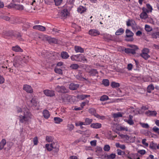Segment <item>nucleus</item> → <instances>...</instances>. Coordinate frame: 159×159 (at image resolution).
Here are the masks:
<instances>
[{
    "mask_svg": "<svg viewBox=\"0 0 159 159\" xmlns=\"http://www.w3.org/2000/svg\"><path fill=\"white\" fill-rule=\"evenodd\" d=\"M79 66L77 64H72L71 65L70 67L73 69H76L78 68Z\"/></svg>",
    "mask_w": 159,
    "mask_h": 159,
    "instance_id": "60",
    "label": "nucleus"
},
{
    "mask_svg": "<svg viewBox=\"0 0 159 159\" xmlns=\"http://www.w3.org/2000/svg\"><path fill=\"white\" fill-rule=\"evenodd\" d=\"M145 114L148 116H155L157 112L155 111H148L145 112Z\"/></svg>",
    "mask_w": 159,
    "mask_h": 159,
    "instance_id": "17",
    "label": "nucleus"
},
{
    "mask_svg": "<svg viewBox=\"0 0 159 159\" xmlns=\"http://www.w3.org/2000/svg\"><path fill=\"white\" fill-rule=\"evenodd\" d=\"M90 75L92 76H94L98 74V72L97 70L94 69H93L91 70L90 71H89Z\"/></svg>",
    "mask_w": 159,
    "mask_h": 159,
    "instance_id": "42",
    "label": "nucleus"
},
{
    "mask_svg": "<svg viewBox=\"0 0 159 159\" xmlns=\"http://www.w3.org/2000/svg\"><path fill=\"white\" fill-rule=\"evenodd\" d=\"M53 139V138L51 136H47L46 137V140L48 142H52Z\"/></svg>",
    "mask_w": 159,
    "mask_h": 159,
    "instance_id": "55",
    "label": "nucleus"
},
{
    "mask_svg": "<svg viewBox=\"0 0 159 159\" xmlns=\"http://www.w3.org/2000/svg\"><path fill=\"white\" fill-rule=\"evenodd\" d=\"M54 70L55 72L61 75L62 74V71L61 69L56 68L54 69Z\"/></svg>",
    "mask_w": 159,
    "mask_h": 159,
    "instance_id": "48",
    "label": "nucleus"
},
{
    "mask_svg": "<svg viewBox=\"0 0 159 159\" xmlns=\"http://www.w3.org/2000/svg\"><path fill=\"white\" fill-rule=\"evenodd\" d=\"M157 144L154 143L153 142L150 143L149 145L150 148L153 150L157 149Z\"/></svg>",
    "mask_w": 159,
    "mask_h": 159,
    "instance_id": "35",
    "label": "nucleus"
},
{
    "mask_svg": "<svg viewBox=\"0 0 159 159\" xmlns=\"http://www.w3.org/2000/svg\"><path fill=\"white\" fill-rule=\"evenodd\" d=\"M12 49L13 51L15 52H23V50L22 49L20 46L18 45H16L15 46L12 47Z\"/></svg>",
    "mask_w": 159,
    "mask_h": 159,
    "instance_id": "18",
    "label": "nucleus"
},
{
    "mask_svg": "<svg viewBox=\"0 0 159 159\" xmlns=\"http://www.w3.org/2000/svg\"><path fill=\"white\" fill-rule=\"evenodd\" d=\"M79 61L83 63H87V59L82 54H80Z\"/></svg>",
    "mask_w": 159,
    "mask_h": 159,
    "instance_id": "24",
    "label": "nucleus"
},
{
    "mask_svg": "<svg viewBox=\"0 0 159 159\" xmlns=\"http://www.w3.org/2000/svg\"><path fill=\"white\" fill-rule=\"evenodd\" d=\"M62 0H54L55 4L57 6H58L61 3Z\"/></svg>",
    "mask_w": 159,
    "mask_h": 159,
    "instance_id": "63",
    "label": "nucleus"
},
{
    "mask_svg": "<svg viewBox=\"0 0 159 159\" xmlns=\"http://www.w3.org/2000/svg\"><path fill=\"white\" fill-rule=\"evenodd\" d=\"M149 50L147 48H144L142 50V52L140 54V56L145 60H147L150 57L149 55Z\"/></svg>",
    "mask_w": 159,
    "mask_h": 159,
    "instance_id": "4",
    "label": "nucleus"
},
{
    "mask_svg": "<svg viewBox=\"0 0 159 159\" xmlns=\"http://www.w3.org/2000/svg\"><path fill=\"white\" fill-rule=\"evenodd\" d=\"M61 56L62 58L66 59L69 57L68 53L66 52H62L61 53Z\"/></svg>",
    "mask_w": 159,
    "mask_h": 159,
    "instance_id": "27",
    "label": "nucleus"
},
{
    "mask_svg": "<svg viewBox=\"0 0 159 159\" xmlns=\"http://www.w3.org/2000/svg\"><path fill=\"white\" fill-rule=\"evenodd\" d=\"M6 143V140L4 139H2L0 142V150H2L4 148V146Z\"/></svg>",
    "mask_w": 159,
    "mask_h": 159,
    "instance_id": "30",
    "label": "nucleus"
},
{
    "mask_svg": "<svg viewBox=\"0 0 159 159\" xmlns=\"http://www.w3.org/2000/svg\"><path fill=\"white\" fill-rule=\"evenodd\" d=\"M76 78L80 80H82L83 79L86 80V79L83 77V75L81 73H79L75 76Z\"/></svg>",
    "mask_w": 159,
    "mask_h": 159,
    "instance_id": "34",
    "label": "nucleus"
},
{
    "mask_svg": "<svg viewBox=\"0 0 159 159\" xmlns=\"http://www.w3.org/2000/svg\"><path fill=\"white\" fill-rule=\"evenodd\" d=\"M75 125L76 126H78L84 125V122L79 121L75 122Z\"/></svg>",
    "mask_w": 159,
    "mask_h": 159,
    "instance_id": "56",
    "label": "nucleus"
},
{
    "mask_svg": "<svg viewBox=\"0 0 159 159\" xmlns=\"http://www.w3.org/2000/svg\"><path fill=\"white\" fill-rule=\"evenodd\" d=\"M90 97L89 95H84V94H82V95H78L77 96V98L80 99L81 100H84L85 98Z\"/></svg>",
    "mask_w": 159,
    "mask_h": 159,
    "instance_id": "39",
    "label": "nucleus"
},
{
    "mask_svg": "<svg viewBox=\"0 0 159 159\" xmlns=\"http://www.w3.org/2000/svg\"><path fill=\"white\" fill-rule=\"evenodd\" d=\"M33 29L41 31H44L45 30V27L40 25H36L33 26Z\"/></svg>",
    "mask_w": 159,
    "mask_h": 159,
    "instance_id": "14",
    "label": "nucleus"
},
{
    "mask_svg": "<svg viewBox=\"0 0 159 159\" xmlns=\"http://www.w3.org/2000/svg\"><path fill=\"white\" fill-rule=\"evenodd\" d=\"M23 89L29 93H31L33 92V89L31 86L28 84L24 85Z\"/></svg>",
    "mask_w": 159,
    "mask_h": 159,
    "instance_id": "8",
    "label": "nucleus"
},
{
    "mask_svg": "<svg viewBox=\"0 0 159 159\" xmlns=\"http://www.w3.org/2000/svg\"><path fill=\"white\" fill-rule=\"evenodd\" d=\"M147 12V13L151 12L152 11L153 8L152 6L149 4H147L146 5Z\"/></svg>",
    "mask_w": 159,
    "mask_h": 159,
    "instance_id": "31",
    "label": "nucleus"
},
{
    "mask_svg": "<svg viewBox=\"0 0 159 159\" xmlns=\"http://www.w3.org/2000/svg\"><path fill=\"white\" fill-rule=\"evenodd\" d=\"M54 122L56 124H59L62 122L63 120L59 117H55L54 118Z\"/></svg>",
    "mask_w": 159,
    "mask_h": 159,
    "instance_id": "40",
    "label": "nucleus"
},
{
    "mask_svg": "<svg viewBox=\"0 0 159 159\" xmlns=\"http://www.w3.org/2000/svg\"><path fill=\"white\" fill-rule=\"evenodd\" d=\"M124 51L126 53L128 54L131 53L132 54H134L135 53V51L134 50L130 48H125Z\"/></svg>",
    "mask_w": 159,
    "mask_h": 159,
    "instance_id": "23",
    "label": "nucleus"
},
{
    "mask_svg": "<svg viewBox=\"0 0 159 159\" xmlns=\"http://www.w3.org/2000/svg\"><path fill=\"white\" fill-rule=\"evenodd\" d=\"M127 46L132 48V49L134 50V51L138 49V47L136 45L129 44L127 45Z\"/></svg>",
    "mask_w": 159,
    "mask_h": 159,
    "instance_id": "57",
    "label": "nucleus"
},
{
    "mask_svg": "<svg viewBox=\"0 0 159 159\" xmlns=\"http://www.w3.org/2000/svg\"><path fill=\"white\" fill-rule=\"evenodd\" d=\"M154 86L152 84H151L149 85L147 87V91L148 92L150 93L154 89Z\"/></svg>",
    "mask_w": 159,
    "mask_h": 159,
    "instance_id": "38",
    "label": "nucleus"
},
{
    "mask_svg": "<svg viewBox=\"0 0 159 159\" xmlns=\"http://www.w3.org/2000/svg\"><path fill=\"white\" fill-rule=\"evenodd\" d=\"M111 85L112 88H117L120 86L119 84L115 82H113L111 83Z\"/></svg>",
    "mask_w": 159,
    "mask_h": 159,
    "instance_id": "43",
    "label": "nucleus"
},
{
    "mask_svg": "<svg viewBox=\"0 0 159 159\" xmlns=\"http://www.w3.org/2000/svg\"><path fill=\"white\" fill-rule=\"evenodd\" d=\"M89 111L90 113L91 114H92L94 115L95 116L96 114H95L96 111L94 108H91L89 109Z\"/></svg>",
    "mask_w": 159,
    "mask_h": 159,
    "instance_id": "54",
    "label": "nucleus"
},
{
    "mask_svg": "<svg viewBox=\"0 0 159 159\" xmlns=\"http://www.w3.org/2000/svg\"><path fill=\"white\" fill-rule=\"evenodd\" d=\"M4 19L10 21L11 23L15 24L17 23L16 21V19L13 16H11L10 17L6 16L4 17Z\"/></svg>",
    "mask_w": 159,
    "mask_h": 159,
    "instance_id": "12",
    "label": "nucleus"
},
{
    "mask_svg": "<svg viewBox=\"0 0 159 159\" xmlns=\"http://www.w3.org/2000/svg\"><path fill=\"white\" fill-rule=\"evenodd\" d=\"M142 12L140 15V17L141 19H146L148 18V13L147 12L146 8L145 7H143L142 8Z\"/></svg>",
    "mask_w": 159,
    "mask_h": 159,
    "instance_id": "7",
    "label": "nucleus"
},
{
    "mask_svg": "<svg viewBox=\"0 0 159 159\" xmlns=\"http://www.w3.org/2000/svg\"><path fill=\"white\" fill-rule=\"evenodd\" d=\"M139 124L143 128H148L149 127V125L148 123H144L140 122Z\"/></svg>",
    "mask_w": 159,
    "mask_h": 159,
    "instance_id": "49",
    "label": "nucleus"
},
{
    "mask_svg": "<svg viewBox=\"0 0 159 159\" xmlns=\"http://www.w3.org/2000/svg\"><path fill=\"white\" fill-rule=\"evenodd\" d=\"M93 120L91 119L88 118H86L85 120V122H84V125H88L90 124L92 122Z\"/></svg>",
    "mask_w": 159,
    "mask_h": 159,
    "instance_id": "36",
    "label": "nucleus"
},
{
    "mask_svg": "<svg viewBox=\"0 0 159 159\" xmlns=\"http://www.w3.org/2000/svg\"><path fill=\"white\" fill-rule=\"evenodd\" d=\"M79 86V84H75L71 83L69 86V89L71 90H75Z\"/></svg>",
    "mask_w": 159,
    "mask_h": 159,
    "instance_id": "16",
    "label": "nucleus"
},
{
    "mask_svg": "<svg viewBox=\"0 0 159 159\" xmlns=\"http://www.w3.org/2000/svg\"><path fill=\"white\" fill-rule=\"evenodd\" d=\"M124 31V30L123 28H120L116 31L115 32V34L116 35H120L122 34Z\"/></svg>",
    "mask_w": 159,
    "mask_h": 159,
    "instance_id": "29",
    "label": "nucleus"
},
{
    "mask_svg": "<svg viewBox=\"0 0 159 159\" xmlns=\"http://www.w3.org/2000/svg\"><path fill=\"white\" fill-rule=\"evenodd\" d=\"M25 58V57L21 56L15 57L13 61L14 66L16 67H18L22 63V61Z\"/></svg>",
    "mask_w": 159,
    "mask_h": 159,
    "instance_id": "2",
    "label": "nucleus"
},
{
    "mask_svg": "<svg viewBox=\"0 0 159 159\" xmlns=\"http://www.w3.org/2000/svg\"><path fill=\"white\" fill-rule=\"evenodd\" d=\"M89 34L91 36H96L100 34V32L97 30L91 29L89 30Z\"/></svg>",
    "mask_w": 159,
    "mask_h": 159,
    "instance_id": "11",
    "label": "nucleus"
},
{
    "mask_svg": "<svg viewBox=\"0 0 159 159\" xmlns=\"http://www.w3.org/2000/svg\"><path fill=\"white\" fill-rule=\"evenodd\" d=\"M65 98L68 102L72 103L75 100V96L71 95H66L65 96Z\"/></svg>",
    "mask_w": 159,
    "mask_h": 159,
    "instance_id": "10",
    "label": "nucleus"
},
{
    "mask_svg": "<svg viewBox=\"0 0 159 159\" xmlns=\"http://www.w3.org/2000/svg\"><path fill=\"white\" fill-rule=\"evenodd\" d=\"M128 142L130 143H134L135 141V137L129 136Z\"/></svg>",
    "mask_w": 159,
    "mask_h": 159,
    "instance_id": "53",
    "label": "nucleus"
},
{
    "mask_svg": "<svg viewBox=\"0 0 159 159\" xmlns=\"http://www.w3.org/2000/svg\"><path fill=\"white\" fill-rule=\"evenodd\" d=\"M86 7L82 6H79L77 8L78 12L81 14L84 13L86 11Z\"/></svg>",
    "mask_w": 159,
    "mask_h": 159,
    "instance_id": "13",
    "label": "nucleus"
},
{
    "mask_svg": "<svg viewBox=\"0 0 159 159\" xmlns=\"http://www.w3.org/2000/svg\"><path fill=\"white\" fill-rule=\"evenodd\" d=\"M129 119L126 121L130 125H133L134 124V122L132 119L133 117L132 116L129 115Z\"/></svg>",
    "mask_w": 159,
    "mask_h": 159,
    "instance_id": "33",
    "label": "nucleus"
},
{
    "mask_svg": "<svg viewBox=\"0 0 159 159\" xmlns=\"http://www.w3.org/2000/svg\"><path fill=\"white\" fill-rule=\"evenodd\" d=\"M153 131L159 134V128L156 126H154L152 129Z\"/></svg>",
    "mask_w": 159,
    "mask_h": 159,
    "instance_id": "61",
    "label": "nucleus"
},
{
    "mask_svg": "<svg viewBox=\"0 0 159 159\" xmlns=\"http://www.w3.org/2000/svg\"><path fill=\"white\" fill-rule=\"evenodd\" d=\"M110 147L109 145H105L103 148V150L105 151L108 152L110 149Z\"/></svg>",
    "mask_w": 159,
    "mask_h": 159,
    "instance_id": "51",
    "label": "nucleus"
},
{
    "mask_svg": "<svg viewBox=\"0 0 159 159\" xmlns=\"http://www.w3.org/2000/svg\"><path fill=\"white\" fill-rule=\"evenodd\" d=\"M95 116L97 118L101 119L102 120H104L106 119L105 116H100L98 114H96L95 115Z\"/></svg>",
    "mask_w": 159,
    "mask_h": 159,
    "instance_id": "59",
    "label": "nucleus"
},
{
    "mask_svg": "<svg viewBox=\"0 0 159 159\" xmlns=\"http://www.w3.org/2000/svg\"><path fill=\"white\" fill-rule=\"evenodd\" d=\"M102 84L106 86H107L109 85V80L107 79H104L102 80Z\"/></svg>",
    "mask_w": 159,
    "mask_h": 159,
    "instance_id": "46",
    "label": "nucleus"
},
{
    "mask_svg": "<svg viewBox=\"0 0 159 159\" xmlns=\"http://www.w3.org/2000/svg\"><path fill=\"white\" fill-rule=\"evenodd\" d=\"M33 141L34 145H37L38 143V139L37 137H34L33 139Z\"/></svg>",
    "mask_w": 159,
    "mask_h": 159,
    "instance_id": "64",
    "label": "nucleus"
},
{
    "mask_svg": "<svg viewBox=\"0 0 159 159\" xmlns=\"http://www.w3.org/2000/svg\"><path fill=\"white\" fill-rule=\"evenodd\" d=\"M15 8L19 10H22L24 9V7L22 5H15Z\"/></svg>",
    "mask_w": 159,
    "mask_h": 159,
    "instance_id": "58",
    "label": "nucleus"
},
{
    "mask_svg": "<svg viewBox=\"0 0 159 159\" xmlns=\"http://www.w3.org/2000/svg\"><path fill=\"white\" fill-rule=\"evenodd\" d=\"M117 148H120L122 149H125L126 148L125 145L124 144H120L119 143H116L115 144Z\"/></svg>",
    "mask_w": 159,
    "mask_h": 159,
    "instance_id": "41",
    "label": "nucleus"
},
{
    "mask_svg": "<svg viewBox=\"0 0 159 159\" xmlns=\"http://www.w3.org/2000/svg\"><path fill=\"white\" fill-rule=\"evenodd\" d=\"M55 90L59 93H65L68 92V90L64 86L57 85L55 88Z\"/></svg>",
    "mask_w": 159,
    "mask_h": 159,
    "instance_id": "6",
    "label": "nucleus"
},
{
    "mask_svg": "<svg viewBox=\"0 0 159 159\" xmlns=\"http://www.w3.org/2000/svg\"><path fill=\"white\" fill-rule=\"evenodd\" d=\"M104 38L107 40H113L114 38L113 36L109 34H105L103 35Z\"/></svg>",
    "mask_w": 159,
    "mask_h": 159,
    "instance_id": "21",
    "label": "nucleus"
},
{
    "mask_svg": "<svg viewBox=\"0 0 159 159\" xmlns=\"http://www.w3.org/2000/svg\"><path fill=\"white\" fill-rule=\"evenodd\" d=\"M80 54L73 55L70 57L71 60L73 61H79Z\"/></svg>",
    "mask_w": 159,
    "mask_h": 159,
    "instance_id": "25",
    "label": "nucleus"
},
{
    "mask_svg": "<svg viewBox=\"0 0 159 159\" xmlns=\"http://www.w3.org/2000/svg\"><path fill=\"white\" fill-rule=\"evenodd\" d=\"M113 116L114 118H117L122 117V115L120 112H118L117 113H114L113 115Z\"/></svg>",
    "mask_w": 159,
    "mask_h": 159,
    "instance_id": "44",
    "label": "nucleus"
},
{
    "mask_svg": "<svg viewBox=\"0 0 159 159\" xmlns=\"http://www.w3.org/2000/svg\"><path fill=\"white\" fill-rule=\"evenodd\" d=\"M126 36L127 37H132L134 35V33L129 29H126L125 31Z\"/></svg>",
    "mask_w": 159,
    "mask_h": 159,
    "instance_id": "26",
    "label": "nucleus"
},
{
    "mask_svg": "<svg viewBox=\"0 0 159 159\" xmlns=\"http://www.w3.org/2000/svg\"><path fill=\"white\" fill-rule=\"evenodd\" d=\"M11 34L12 33L10 31H5L3 32V35L6 36H10Z\"/></svg>",
    "mask_w": 159,
    "mask_h": 159,
    "instance_id": "52",
    "label": "nucleus"
},
{
    "mask_svg": "<svg viewBox=\"0 0 159 159\" xmlns=\"http://www.w3.org/2000/svg\"><path fill=\"white\" fill-rule=\"evenodd\" d=\"M44 94L48 97H53L55 95L54 91L53 90L46 89L43 91Z\"/></svg>",
    "mask_w": 159,
    "mask_h": 159,
    "instance_id": "9",
    "label": "nucleus"
},
{
    "mask_svg": "<svg viewBox=\"0 0 159 159\" xmlns=\"http://www.w3.org/2000/svg\"><path fill=\"white\" fill-rule=\"evenodd\" d=\"M75 50L76 53H83L84 52V49L79 46H75Z\"/></svg>",
    "mask_w": 159,
    "mask_h": 159,
    "instance_id": "20",
    "label": "nucleus"
},
{
    "mask_svg": "<svg viewBox=\"0 0 159 159\" xmlns=\"http://www.w3.org/2000/svg\"><path fill=\"white\" fill-rule=\"evenodd\" d=\"M49 42L50 43H56L57 42V40L54 38H50L49 39Z\"/></svg>",
    "mask_w": 159,
    "mask_h": 159,
    "instance_id": "50",
    "label": "nucleus"
},
{
    "mask_svg": "<svg viewBox=\"0 0 159 159\" xmlns=\"http://www.w3.org/2000/svg\"><path fill=\"white\" fill-rule=\"evenodd\" d=\"M90 127L94 129H99L101 127L102 125L99 123H93L91 124Z\"/></svg>",
    "mask_w": 159,
    "mask_h": 159,
    "instance_id": "15",
    "label": "nucleus"
},
{
    "mask_svg": "<svg viewBox=\"0 0 159 159\" xmlns=\"http://www.w3.org/2000/svg\"><path fill=\"white\" fill-rule=\"evenodd\" d=\"M126 23L127 26H131L133 30H136L138 29V28L135 22L133 19H128Z\"/></svg>",
    "mask_w": 159,
    "mask_h": 159,
    "instance_id": "3",
    "label": "nucleus"
},
{
    "mask_svg": "<svg viewBox=\"0 0 159 159\" xmlns=\"http://www.w3.org/2000/svg\"><path fill=\"white\" fill-rule=\"evenodd\" d=\"M108 99V96L106 95H103L100 97V100L102 101H104L107 100Z\"/></svg>",
    "mask_w": 159,
    "mask_h": 159,
    "instance_id": "47",
    "label": "nucleus"
},
{
    "mask_svg": "<svg viewBox=\"0 0 159 159\" xmlns=\"http://www.w3.org/2000/svg\"><path fill=\"white\" fill-rule=\"evenodd\" d=\"M137 153H131L128 154L127 156L128 158L129 159H135L136 156H137Z\"/></svg>",
    "mask_w": 159,
    "mask_h": 159,
    "instance_id": "28",
    "label": "nucleus"
},
{
    "mask_svg": "<svg viewBox=\"0 0 159 159\" xmlns=\"http://www.w3.org/2000/svg\"><path fill=\"white\" fill-rule=\"evenodd\" d=\"M67 128L69 130L71 131L74 129V126L72 124H69L67 125Z\"/></svg>",
    "mask_w": 159,
    "mask_h": 159,
    "instance_id": "45",
    "label": "nucleus"
},
{
    "mask_svg": "<svg viewBox=\"0 0 159 159\" xmlns=\"http://www.w3.org/2000/svg\"><path fill=\"white\" fill-rule=\"evenodd\" d=\"M89 102L88 100H86L85 102H82L80 105L81 107L82 108V109L86 104H88Z\"/></svg>",
    "mask_w": 159,
    "mask_h": 159,
    "instance_id": "62",
    "label": "nucleus"
},
{
    "mask_svg": "<svg viewBox=\"0 0 159 159\" xmlns=\"http://www.w3.org/2000/svg\"><path fill=\"white\" fill-rule=\"evenodd\" d=\"M68 14V10L66 9H64L61 11V14L62 16L66 17Z\"/></svg>",
    "mask_w": 159,
    "mask_h": 159,
    "instance_id": "37",
    "label": "nucleus"
},
{
    "mask_svg": "<svg viewBox=\"0 0 159 159\" xmlns=\"http://www.w3.org/2000/svg\"><path fill=\"white\" fill-rule=\"evenodd\" d=\"M16 110L19 118L20 123H25L29 121L32 117V115L29 109L26 107L16 108Z\"/></svg>",
    "mask_w": 159,
    "mask_h": 159,
    "instance_id": "1",
    "label": "nucleus"
},
{
    "mask_svg": "<svg viewBox=\"0 0 159 159\" xmlns=\"http://www.w3.org/2000/svg\"><path fill=\"white\" fill-rule=\"evenodd\" d=\"M118 130L119 131H128V128L127 127H125L124 126H121L118 127Z\"/></svg>",
    "mask_w": 159,
    "mask_h": 159,
    "instance_id": "32",
    "label": "nucleus"
},
{
    "mask_svg": "<svg viewBox=\"0 0 159 159\" xmlns=\"http://www.w3.org/2000/svg\"><path fill=\"white\" fill-rule=\"evenodd\" d=\"M43 114L44 117L46 119H48L50 116L49 112L47 110H44L43 112Z\"/></svg>",
    "mask_w": 159,
    "mask_h": 159,
    "instance_id": "19",
    "label": "nucleus"
},
{
    "mask_svg": "<svg viewBox=\"0 0 159 159\" xmlns=\"http://www.w3.org/2000/svg\"><path fill=\"white\" fill-rule=\"evenodd\" d=\"M56 144L55 143H53L51 144H46V148L47 150L49 151H51L52 148H55V149L56 152H57L58 151V148L55 146ZM57 144V143H56Z\"/></svg>",
    "mask_w": 159,
    "mask_h": 159,
    "instance_id": "5",
    "label": "nucleus"
},
{
    "mask_svg": "<svg viewBox=\"0 0 159 159\" xmlns=\"http://www.w3.org/2000/svg\"><path fill=\"white\" fill-rule=\"evenodd\" d=\"M30 102L31 106L36 107L37 105L38 101L35 97L32 98L30 100Z\"/></svg>",
    "mask_w": 159,
    "mask_h": 159,
    "instance_id": "22",
    "label": "nucleus"
}]
</instances>
